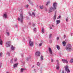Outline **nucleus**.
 <instances>
[{
  "mask_svg": "<svg viewBox=\"0 0 73 73\" xmlns=\"http://www.w3.org/2000/svg\"><path fill=\"white\" fill-rule=\"evenodd\" d=\"M19 11L20 12V17L18 18V21H20L21 23H23L24 19L23 10L20 9Z\"/></svg>",
  "mask_w": 73,
  "mask_h": 73,
  "instance_id": "nucleus-1",
  "label": "nucleus"
},
{
  "mask_svg": "<svg viewBox=\"0 0 73 73\" xmlns=\"http://www.w3.org/2000/svg\"><path fill=\"white\" fill-rule=\"evenodd\" d=\"M66 49L67 51H70L72 50V46L70 44H69L66 46Z\"/></svg>",
  "mask_w": 73,
  "mask_h": 73,
  "instance_id": "nucleus-2",
  "label": "nucleus"
},
{
  "mask_svg": "<svg viewBox=\"0 0 73 73\" xmlns=\"http://www.w3.org/2000/svg\"><path fill=\"white\" fill-rule=\"evenodd\" d=\"M56 9H55L54 8L52 7H51L49 8V13H51L52 12H53L54 10H56Z\"/></svg>",
  "mask_w": 73,
  "mask_h": 73,
  "instance_id": "nucleus-3",
  "label": "nucleus"
},
{
  "mask_svg": "<svg viewBox=\"0 0 73 73\" xmlns=\"http://www.w3.org/2000/svg\"><path fill=\"white\" fill-rule=\"evenodd\" d=\"M66 71L67 72V73H69L70 72V70L69 69V67L68 66H66L64 67Z\"/></svg>",
  "mask_w": 73,
  "mask_h": 73,
  "instance_id": "nucleus-4",
  "label": "nucleus"
},
{
  "mask_svg": "<svg viewBox=\"0 0 73 73\" xmlns=\"http://www.w3.org/2000/svg\"><path fill=\"white\" fill-rule=\"evenodd\" d=\"M56 62H57V65L56 66V69L58 70L60 68V64H59V61L58 60H57Z\"/></svg>",
  "mask_w": 73,
  "mask_h": 73,
  "instance_id": "nucleus-5",
  "label": "nucleus"
},
{
  "mask_svg": "<svg viewBox=\"0 0 73 73\" xmlns=\"http://www.w3.org/2000/svg\"><path fill=\"white\" fill-rule=\"evenodd\" d=\"M29 44L30 46H33V42H32V40L31 39L29 40Z\"/></svg>",
  "mask_w": 73,
  "mask_h": 73,
  "instance_id": "nucleus-6",
  "label": "nucleus"
},
{
  "mask_svg": "<svg viewBox=\"0 0 73 73\" xmlns=\"http://www.w3.org/2000/svg\"><path fill=\"white\" fill-rule=\"evenodd\" d=\"M11 42H8L6 43L5 46L6 47H9L11 46Z\"/></svg>",
  "mask_w": 73,
  "mask_h": 73,
  "instance_id": "nucleus-7",
  "label": "nucleus"
},
{
  "mask_svg": "<svg viewBox=\"0 0 73 73\" xmlns=\"http://www.w3.org/2000/svg\"><path fill=\"white\" fill-rule=\"evenodd\" d=\"M53 5L54 9H56V7L57 6V3H53Z\"/></svg>",
  "mask_w": 73,
  "mask_h": 73,
  "instance_id": "nucleus-8",
  "label": "nucleus"
},
{
  "mask_svg": "<svg viewBox=\"0 0 73 73\" xmlns=\"http://www.w3.org/2000/svg\"><path fill=\"white\" fill-rule=\"evenodd\" d=\"M35 55L36 56H40V52L37 51L35 53Z\"/></svg>",
  "mask_w": 73,
  "mask_h": 73,
  "instance_id": "nucleus-9",
  "label": "nucleus"
},
{
  "mask_svg": "<svg viewBox=\"0 0 73 73\" xmlns=\"http://www.w3.org/2000/svg\"><path fill=\"white\" fill-rule=\"evenodd\" d=\"M3 17L4 18H5V19H6V18H7V13H4Z\"/></svg>",
  "mask_w": 73,
  "mask_h": 73,
  "instance_id": "nucleus-10",
  "label": "nucleus"
},
{
  "mask_svg": "<svg viewBox=\"0 0 73 73\" xmlns=\"http://www.w3.org/2000/svg\"><path fill=\"white\" fill-rule=\"evenodd\" d=\"M62 61H63V62L64 63H67L68 62V61H67V60H66L63 59H62Z\"/></svg>",
  "mask_w": 73,
  "mask_h": 73,
  "instance_id": "nucleus-11",
  "label": "nucleus"
},
{
  "mask_svg": "<svg viewBox=\"0 0 73 73\" xmlns=\"http://www.w3.org/2000/svg\"><path fill=\"white\" fill-rule=\"evenodd\" d=\"M48 51L50 54H52V50L50 47L48 48Z\"/></svg>",
  "mask_w": 73,
  "mask_h": 73,
  "instance_id": "nucleus-12",
  "label": "nucleus"
},
{
  "mask_svg": "<svg viewBox=\"0 0 73 73\" xmlns=\"http://www.w3.org/2000/svg\"><path fill=\"white\" fill-rule=\"evenodd\" d=\"M17 65H18V64L16 63L14 64L13 65V68H17Z\"/></svg>",
  "mask_w": 73,
  "mask_h": 73,
  "instance_id": "nucleus-13",
  "label": "nucleus"
},
{
  "mask_svg": "<svg viewBox=\"0 0 73 73\" xmlns=\"http://www.w3.org/2000/svg\"><path fill=\"white\" fill-rule=\"evenodd\" d=\"M1 38L0 36V38ZM3 40L1 39H0V45H3Z\"/></svg>",
  "mask_w": 73,
  "mask_h": 73,
  "instance_id": "nucleus-14",
  "label": "nucleus"
},
{
  "mask_svg": "<svg viewBox=\"0 0 73 73\" xmlns=\"http://www.w3.org/2000/svg\"><path fill=\"white\" fill-rule=\"evenodd\" d=\"M60 22H61V21H60V20H56V25H58V24H60Z\"/></svg>",
  "mask_w": 73,
  "mask_h": 73,
  "instance_id": "nucleus-15",
  "label": "nucleus"
},
{
  "mask_svg": "<svg viewBox=\"0 0 73 73\" xmlns=\"http://www.w3.org/2000/svg\"><path fill=\"white\" fill-rule=\"evenodd\" d=\"M56 48L58 50H60V47L59 45H56Z\"/></svg>",
  "mask_w": 73,
  "mask_h": 73,
  "instance_id": "nucleus-16",
  "label": "nucleus"
},
{
  "mask_svg": "<svg viewBox=\"0 0 73 73\" xmlns=\"http://www.w3.org/2000/svg\"><path fill=\"white\" fill-rule=\"evenodd\" d=\"M15 47H14L13 45H11V50H15Z\"/></svg>",
  "mask_w": 73,
  "mask_h": 73,
  "instance_id": "nucleus-17",
  "label": "nucleus"
},
{
  "mask_svg": "<svg viewBox=\"0 0 73 73\" xmlns=\"http://www.w3.org/2000/svg\"><path fill=\"white\" fill-rule=\"evenodd\" d=\"M56 15H54L53 17V19L54 21L56 20Z\"/></svg>",
  "mask_w": 73,
  "mask_h": 73,
  "instance_id": "nucleus-18",
  "label": "nucleus"
},
{
  "mask_svg": "<svg viewBox=\"0 0 73 73\" xmlns=\"http://www.w3.org/2000/svg\"><path fill=\"white\" fill-rule=\"evenodd\" d=\"M26 70V69H25L21 68V72H23L24 70Z\"/></svg>",
  "mask_w": 73,
  "mask_h": 73,
  "instance_id": "nucleus-19",
  "label": "nucleus"
},
{
  "mask_svg": "<svg viewBox=\"0 0 73 73\" xmlns=\"http://www.w3.org/2000/svg\"><path fill=\"white\" fill-rule=\"evenodd\" d=\"M66 42H65V41H63L62 42V44H63V46H66Z\"/></svg>",
  "mask_w": 73,
  "mask_h": 73,
  "instance_id": "nucleus-20",
  "label": "nucleus"
},
{
  "mask_svg": "<svg viewBox=\"0 0 73 73\" xmlns=\"http://www.w3.org/2000/svg\"><path fill=\"white\" fill-rule=\"evenodd\" d=\"M50 3V1H48L47 2L46 4V6H48V4H49Z\"/></svg>",
  "mask_w": 73,
  "mask_h": 73,
  "instance_id": "nucleus-21",
  "label": "nucleus"
},
{
  "mask_svg": "<svg viewBox=\"0 0 73 73\" xmlns=\"http://www.w3.org/2000/svg\"><path fill=\"white\" fill-rule=\"evenodd\" d=\"M26 60L27 61H28V60H29V59H31V56H29V58H26Z\"/></svg>",
  "mask_w": 73,
  "mask_h": 73,
  "instance_id": "nucleus-22",
  "label": "nucleus"
},
{
  "mask_svg": "<svg viewBox=\"0 0 73 73\" xmlns=\"http://www.w3.org/2000/svg\"><path fill=\"white\" fill-rule=\"evenodd\" d=\"M33 31L34 32H36V31H37V29H36V28H35L34 29H33Z\"/></svg>",
  "mask_w": 73,
  "mask_h": 73,
  "instance_id": "nucleus-23",
  "label": "nucleus"
},
{
  "mask_svg": "<svg viewBox=\"0 0 73 73\" xmlns=\"http://www.w3.org/2000/svg\"><path fill=\"white\" fill-rule=\"evenodd\" d=\"M37 65L38 66H40V63L39 62H37Z\"/></svg>",
  "mask_w": 73,
  "mask_h": 73,
  "instance_id": "nucleus-24",
  "label": "nucleus"
},
{
  "mask_svg": "<svg viewBox=\"0 0 73 73\" xmlns=\"http://www.w3.org/2000/svg\"><path fill=\"white\" fill-rule=\"evenodd\" d=\"M40 60H41V61L43 60V56H41L40 57Z\"/></svg>",
  "mask_w": 73,
  "mask_h": 73,
  "instance_id": "nucleus-25",
  "label": "nucleus"
},
{
  "mask_svg": "<svg viewBox=\"0 0 73 73\" xmlns=\"http://www.w3.org/2000/svg\"><path fill=\"white\" fill-rule=\"evenodd\" d=\"M29 7V5H26L25 6V7L26 8H28Z\"/></svg>",
  "mask_w": 73,
  "mask_h": 73,
  "instance_id": "nucleus-26",
  "label": "nucleus"
},
{
  "mask_svg": "<svg viewBox=\"0 0 73 73\" xmlns=\"http://www.w3.org/2000/svg\"><path fill=\"white\" fill-rule=\"evenodd\" d=\"M39 7H40V9H43V6H39Z\"/></svg>",
  "mask_w": 73,
  "mask_h": 73,
  "instance_id": "nucleus-27",
  "label": "nucleus"
},
{
  "mask_svg": "<svg viewBox=\"0 0 73 73\" xmlns=\"http://www.w3.org/2000/svg\"><path fill=\"white\" fill-rule=\"evenodd\" d=\"M42 33H44V29L43 28H42Z\"/></svg>",
  "mask_w": 73,
  "mask_h": 73,
  "instance_id": "nucleus-28",
  "label": "nucleus"
},
{
  "mask_svg": "<svg viewBox=\"0 0 73 73\" xmlns=\"http://www.w3.org/2000/svg\"><path fill=\"white\" fill-rule=\"evenodd\" d=\"M52 34H50L49 36V38H51V37H52Z\"/></svg>",
  "mask_w": 73,
  "mask_h": 73,
  "instance_id": "nucleus-29",
  "label": "nucleus"
},
{
  "mask_svg": "<svg viewBox=\"0 0 73 73\" xmlns=\"http://www.w3.org/2000/svg\"><path fill=\"white\" fill-rule=\"evenodd\" d=\"M61 19V15H59L57 19Z\"/></svg>",
  "mask_w": 73,
  "mask_h": 73,
  "instance_id": "nucleus-30",
  "label": "nucleus"
},
{
  "mask_svg": "<svg viewBox=\"0 0 73 73\" xmlns=\"http://www.w3.org/2000/svg\"><path fill=\"white\" fill-rule=\"evenodd\" d=\"M2 55H3V53L1 52H0V57L2 56Z\"/></svg>",
  "mask_w": 73,
  "mask_h": 73,
  "instance_id": "nucleus-31",
  "label": "nucleus"
},
{
  "mask_svg": "<svg viewBox=\"0 0 73 73\" xmlns=\"http://www.w3.org/2000/svg\"><path fill=\"white\" fill-rule=\"evenodd\" d=\"M70 62H73V59L72 58L70 60Z\"/></svg>",
  "mask_w": 73,
  "mask_h": 73,
  "instance_id": "nucleus-32",
  "label": "nucleus"
},
{
  "mask_svg": "<svg viewBox=\"0 0 73 73\" xmlns=\"http://www.w3.org/2000/svg\"><path fill=\"white\" fill-rule=\"evenodd\" d=\"M6 33L7 34L8 36H9V32H7Z\"/></svg>",
  "mask_w": 73,
  "mask_h": 73,
  "instance_id": "nucleus-33",
  "label": "nucleus"
},
{
  "mask_svg": "<svg viewBox=\"0 0 73 73\" xmlns=\"http://www.w3.org/2000/svg\"><path fill=\"white\" fill-rule=\"evenodd\" d=\"M14 61H17V58H14Z\"/></svg>",
  "mask_w": 73,
  "mask_h": 73,
  "instance_id": "nucleus-34",
  "label": "nucleus"
},
{
  "mask_svg": "<svg viewBox=\"0 0 73 73\" xmlns=\"http://www.w3.org/2000/svg\"><path fill=\"white\" fill-rule=\"evenodd\" d=\"M7 54H8L9 56H10V53H9V52H8L7 53Z\"/></svg>",
  "mask_w": 73,
  "mask_h": 73,
  "instance_id": "nucleus-35",
  "label": "nucleus"
},
{
  "mask_svg": "<svg viewBox=\"0 0 73 73\" xmlns=\"http://www.w3.org/2000/svg\"><path fill=\"white\" fill-rule=\"evenodd\" d=\"M42 43H40L39 44V46H42Z\"/></svg>",
  "mask_w": 73,
  "mask_h": 73,
  "instance_id": "nucleus-36",
  "label": "nucleus"
},
{
  "mask_svg": "<svg viewBox=\"0 0 73 73\" xmlns=\"http://www.w3.org/2000/svg\"><path fill=\"white\" fill-rule=\"evenodd\" d=\"M32 15L34 16H35V14L34 13H32Z\"/></svg>",
  "mask_w": 73,
  "mask_h": 73,
  "instance_id": "nucleus-37",
  "label": "nucleus"
},
{
  "mask_svg": "<svg viewBox=\"0 0 73 73\" xmlns=\"http://www.w3.org/2000/svg\"><path fill=\"white\" fill-rule=\"evenodd\" d=\"M29 15L30 16H32V14H31L29 12Z\"/></svg>",
  "mask_w": 73,
  "mask_h": 73,
  "instance_id": "nucleus-38",
  "label": "nucleus"
},
{
  "mask_svg": "<svg viewBox=\"0 0 73 73\" xmlns=\"http://www.w3.org/2000/svg\"><path fill=\"white\" fill-rule=\"evenodd\" d=\"M33 27H35V24H34L33 23V25H32Z\"/></svg>",
  "mask_w": 73,
  "mask_h": 73,
  "instance_id": "nucleus-39",
  "label": "nucleus"
},
{
  "mask_svg": "<svg viewBox=\"0 0 73 73\" xmlns=\"http://www.w3.org/2000/svg\"><path fill=\"white\" fill-rule=\"evenodd\" d=\"M57 13V11H55L54 13V15H56V13Z\"/></svg>",
  "mask_w": 73,
  "mask_h": 73,
  "instance_id": "nucleus-40",
  "label": "nucleus"
},
{
  "mask_svg": "<svg viewBox=\"0 0 73 73\" xmlns=\"http://www.w3.org/2000/svg\"><path fill=\"white\" fill-rule=\"evenodd\" d=\"M2 64L1 63H0V68H1Z\"/></svg>",
  "mask_w": 73,
  "mask_h": 73,
  "instance_id": "nucleus-41",
  "label": "nucleus"
},
{
  "mask_svg": "<svg viewBox=\"0 0 73 73\" xmlns=\"http://www.w3.org/2000/svg\"><path fill=\"white\" fill-rule=\"evenodd\" d=\"M66 37V35H64V38H65Z\"/></svg>",
  "mask_w": 73,
  "mask_h": 73,
  "instance_id": "nucleus-42",
  "label": "nucleus"
},
{
  "mask_svg": "<svg viewBox=\"0 0 73 73\" xmlns=\"http://www.w3.org/2000/svg\"><path fill=\"white\" fill-rule=\"evenodd\" d=\"M59 40V37H58L57 38V40Z\"/></svg>",
  "mask_w": 73,
  "mask_h": 73,
  "instance_id": "nucleus-43",
  "label": "nucleus"
},
{
  "mask_svg": "<svg viewBox=\"0 0 73 73\" xmlns=\"http://www.w3.org/2000/svg\"><path fill=\"white\" fill-rule=\"evenodd\" d=\"M30 3V4H31V5H33V3Z\"/></svg>",
  "mask_w": 73,
  "mask_h": 73,
  "instance_id": "nucleus-44",
  "label": "nucleus"
},
{
  "mask_svg": "<svg viewBox=\"0 0 73 73\" xmlns=\"http://www.w3.org/2000/svg\"><path fill=\"white\" fill-rule=\"evenodd\" d=\"M21 56H22V57H23V54H21Z\"/></svg>",
  "mask_w": 73,
  "mask_h": 73,
  "instance_id": "nucleus-45",
  "label": "nucleus"
},
{
  "mask_svg": "<svg viewBox=\"0 0 73 73\" xmlns=\"http://www.w3.org/2000/svg\"><path fill=\"white\" fill-rule=\"evenodd\" d=\"M10 62H11V63H12V60H11L10 61Z\"/></svg>",
  "mask_w": 73,
  "mask_h": 73,
  "instance_id": "nucleus-46",
  "label": "nucleus"
},
{
  "mask_svg": "<svg viewBox=\"0 0 73 73\" xmlns=\"http://www.w3.org/2000/svg\"><path fill=\"white\" fill-rule=\"evenodd\" d=\"M31 25V23L29 22V25Z\"/></svg>",
  "mask_w": 73,
  "mask_h": 73,
  "instance_id": "nucleus-47",
  "label": "nucleus"
},
{
  "mask_svg": "<svg viewBox=\"0 0 73 73\" xmlns=\"http://www.w3.org/2000/svg\"><path fill=\"white\" fill-rule=\"evenodd\" d=\"M68 19H66V21L67 22H68Z\"/></svg>",
  "mask_w": 73,
  "mask_h": 73,
  "instance_id": "nucleus-48",
  "label": "nucleus"
},
{
  "mask_svg": "<svg viewBox=\"0 0 73 73\" xmlns=\"http://www.w3.org/2000/svg\"><path fill=\"white\" fill-rule=\"evenodd\" d=\"M17 26V25H15V28H16Z\"/></svg>",
  "mask_w": 73,
  "mask_h": 73,
  "instance_id": "nucleus-49",
  "label": "nucleus"
},
{
  "mask_svg": "<svg viewBox=\"0 0 73 73\" xmlns=\"http://www.w3.org/2000/svg\"><path fill=\"white\" fill-rule=\"evenodd\" d=\"M34 71L35 72H36V69H34Z\"/></svg>",
  "mask_w": 73,
  "mask_h": 73,
  "instance_id": "nucleus-50",
  "label": "nucleus"
},
{
  "mask_svg": "<svg viewBox=\"0 0 73 73\" xmlns=\"http://www.w3.org/2000/svg\"><path fill=\"white\" fill-rule=\"evenodd\" d=\"M45 10L46 11H47V9L46 8H45Z\"/></svg>",
  "mask_w": 73,
  "mask_h": 73,
  "instance_id": "nucleus-51",
  "label": "nucleus"
},
{
  "mask_svg": "<svg viewBox=\"0 0 73 73\" xmlns=\"http://www.w3.org/2000/svg\"><path fill=\"white\" fill-rule=\"evenodd\" d=\"M34 68V65L32 67V68Z\"/></svg>",
  "mask_w": 73,
  "mask_h": 73,
  "instance_id": "nucleus-52",
  "label": "nucleus"
},
{
  "mask_svg": "<svg viewBox=\"0 0 73 73\" xmlns=\"http://www.w3.org/2000/svg\"><path fill=\"white\" fill-rule=\"evenodd\" d=\"M51 61L52 62H53V59H51Z\"/></svg>",
  "mask_w": 73,
  "mask_h": 73,
  "instance_id": "nucleus-53",
  "label": "nucleus"
},
{
  "mask_svg": "<svg viewBox=\"0 0 73 73\" xmlns=\"http://www.w3.org/2000/svg\"><path fill=\"white\" fill-rule=\"evenodd\" d=\"M50 42L51 43V42H52V40H50Z\"/></svg>",
  "mask_w": 73,
  "mask_h": 73,
  "instance_id": "nucleus-54",
  "label": "nucleus"
},
{
  "mask_svg": "<svg viewBox=\"0 0 73 73\" xmlns=\"http://www.w3.org/2000/svg\"><path fill=\"white\" fill-rule=\"evenodd\" d=\"M28 1H29V2H30V1H31V0H28Z\"/></svg>",
  "mask_w": 73,
  "mask_h": 73,
  "instance_id": "nucleus-55",
  "label": "nucleus"
},
{
  "mask_svg": "<svg viewBox=\"0 0 73 73\" xmlns=\"http://www.w3.org/2000/svg\"><path fill=\"white\" fill-rule=\"evenodd\" d=\"M66 19H68H68H69V18H68V17H67V18Z\"/></svg>",
  "mask_w": 73,
  "mask_h": 73,
  "instance_id": "nucleus-56",
  "label": "nucleus"
},
{
  "mask_svg": "<svg viewBox=\"0 0 73 73\" xmlns=\"http://www.w3.org/2000/svg\"><path fill=\"white\" fill-rule=\"evenodd\" d=\"M52 27H54V25H52Z\"/></svg>",
  "mask_w": 73,
  "mask_h": 73,
  "instance_id": "nucleus-57",
  "label": "nucleus"
},
{
  "mask_svg": "<svg viewBox=\"0 0 73 73\" xmlns=\"http://www.w3.org/2000/svg\"><path fill=\"white\" fill-rule=\"evenodd\" d=\"M72 35H73V34L71 33V36H72Z\"/></svg>",
  "mask_w": 73,
  "mask_h": 73,
  "instance_id": "nucleus-58",
  "label": "nucleus"
},
{
  "mask_svg": "<svg viewBox=\"0 0 73 73\" xmlns=\"http://www.w3.org/2000/svg\"><path fill=\"white\" fill-rule=\"evenodd\" d=\"M23 40H25V38H23Z\"/></svg>",
  "mask_w": 73,
  "mask_h": 73,
  "instance_id": "nucleus-59",
  "label": "nucleus"
},
{
  "mask_svg": "<svg viewBox=\"0 0 73 73\" xmlns=\"http://www.w3.org/2000/svg\"><path fill=\"white\" fill-rule=\"evenodd\" d=\"M50 29H52V27H50Z\"/></svg>",
  "mask_w": 73,
  "mask_h": 73,
  "instance_id": "nucleus-60",
  "label": "nucleus"
},
{
  "mask_svg": "<svg viewBox=\"0 0 73 73\" xmlns=\"http://www.w3.org/2000/svg\"><path fill=\"white\" fill-rule=\"evenodd\" d=\"M6 73H9L8 72H7Z\"/></svg>",
  "mask_w": 73,
  "mask_h": 73,
  "instance_id": "nucleus-61",
  "label": "nucleus"
},
{
  "mask_svg": "<svg viewBox=\"0 0 73 73\" xmlns=\"http://www.w3.org/2000/svg\"><path fill=\"white\" fill-rule=\"evenodd\" d=\"M41 72L42 73V71H41Z\"/></svg>",
  "mask_w": 73,
  "mask_h": 73,
  "instance_id": "nucleus-62",
  "label": "nucleus"
},
{
  "mask_svg": "<svg viewBox=\"0 0 73 73\" xmlns=\"http://www.w3.org/2000/svg\"><path fill=\"white\" fill-rule=\"evenodd\" d=\"M65 72V73H66V72Z\"/></svg>",
  "mask_w": 73,
  "mask_h": 73,
  "instance_id": "nucleus-63",
  "label": "nucleus"
},
{
  "mask_svg": "<svg viewBox=\"0 0 73 73\" xmlns=\"http://www.w3.org/2000/svg\"><path fill=\"white\" fill-rule=\"evenodd\" d=\"M15 0L16 1V0Z\"/></svg>",
  "mask_w": 73,
  "mask_h": 73,
  "instance_id": "nucleus-64",
  "label": "nucleus"
}]
</instances>
